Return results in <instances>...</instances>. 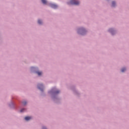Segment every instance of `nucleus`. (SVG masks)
Listing matches in <instances>:
<instances>
[{"instance_id": "20e7f679", "label": "nucleus", "mask_w": 129, "mask_h": 129, "mask_svg": "<svg viewBox=\"0 0 129 129\" xmlns=\"http://www.w3.org/2000/svg\"><path fill=\"white\" fill-rule=\"evenodd\" d=\"M25 120H30V119H32V117L31 116H26L25 117Z\"/></svg>"}, {"instance_id": "6e6552de", "label": "nucleus", "mask_w": 129, "mask_h": 129, "mask_svg": "<svg viewBox=\"0 0 129 129\" xmlns=\"http://www.w3.org/2000/svg\"><path fill=\"white\" fill-rule=\"evenodd\" d=\"M38 23L39 24V25H41V24H42V21L38 20Z\"/></svg>"}, {"instance_id": "39448f33", "label": "nucleus", "mask_w": 129, "mask_h": 129, "mask_svg": "<svg viewBox=\"0 0 129 129\" xmlns=\"http://www.w3.org/2000/svg\"><path fill=\"white\" fill-rule=\"evenodd\" d=\"M36 73L38 74L39 76H41V75H42V72H37Z\"/></svg>"}, {"instance_id": "f257e3e1", "label": "nucleus", "mask_w": 129, "mask_h": 129, "mask_svg": "<svg viewBox=\"0 0 129 129\" xmlns=\"http://www.w3.org/2000/svg\"><path fill=\"white\" fill-rule=\"evenodd\" d=\"M70 4L71 5H75L76 6H78V5L80 4V2L76 0H71Z\"/></svg>"}, {"instance_id": "f03ea898", "label": "nucleus", "mask_w": 129, "mask_h": 129, "mask_svg": "<svg viewBox=\"0 0 129 129\" xmlns=\"http://www.w3.org/2000/svg\"><path fill=\"white\" fill-rule=\"evenodd\" d=\"M50 6L53 9H57V8H58V6L57 5H55V4H50Z\"/></svg>"}, {"instance_id": "423d86ee", "label": "nucleus", "mask_w": 129, "mask_h": 129, "mask_svg": "<svg viewBox=\"0 0 129 129\" xmlns=\"http://www.w3.org/2000/svg\"><path fill=\"white\" fill-rule=\"evenodd\" d=\"M42 3H43L44 5H46L47 4V1L46 0H41Z\"/></svg>"}, {"instance_id": "9b49d317", "label": "nucleus", "mask_w": 129, "mask_h": 129, "mask_svg": "<svg viewBox=\"0 0 129 129\" xmlns=\"http://www.w3.org/2000/svg\"><path fill=\"white\" fill-rule=\"evenodd\" d=\"M59 92H60V91L58 90V91H57L56 92H55V93L56 94H57L59 93Z\"/></svg>"}, {"instance_id": "ddd939ff", "label": "nucleus", "mask_w": 129, "mask_h": 129, "mask_svg": "<svg viewBox=\"0 0 129 129\" xmlns=\"http://www.w3.org/2000/svg\"><path fill=\"white\" fill-rule=\"evenodd\" d=\"M111 31H112V29H110V31L111 32Z\"/></svg>"}, {"instance_id": "1a4fd4ad", "label": "nucleus", "mask_w": 129, "mask_h": 129, "mask_svg": "<svg viewBox=\"0 0 129 129\" xmlns=\"http://www.w3.org/2000/svg\"><path fill=\"white\" fill-rule=\"evenodd\" d=\"M26 110L25 108H23L20 110V112H24V111Z\"/></svg>"}, {"instance_id": "0eeeda50", "label": "nucleus", "mask_w": 129, "mask_h": 129, "mask_svg": "<svg viewBox=\"0 0 129 129\" xmlns=\"http://www.w3.org/2000/svg\"><path fill=\"white\" fill-rule=\"evenodd\" d=\"M112 7H115V2L114 1L112 2Z\"/></svg>"}, {"instance_id": "9d476101", "label": "nucleus", "mask_w": 129, "mask_h": 129, "mask_svg": "<svg viewBox=\"0 0 129 129\" xmlns=\"http://www.w3.org/2000/svg\"><path fill=\"white\" fill-rule=\"evenodd\" d=\"M125 70H126L125 69V68H123L121 69V72H124V71H125Z\"/></svg>"}, {"instance_id": "f8f14e48", "label": "nucleus", "mask_w": 129, "mask_h": 129, "mask_svg": "<svg viewBox=\"0 0 129 129\" xmlns=\"http://www.w3.org/2000/svg\"><path fill=\"white\" fill-rule=\"evenodd\" d=\"M23 104H24V105H26V104H27V102H23Z\"/></svg>"}, {"instance_id": "7ed1b4c3", "label": "nucleus", "mask_w": 129, "mask_h": 129, "mask_svg": "<svg viewBox=\"0 0 129 129\" xmlns=\"http://www.w3.org/2000/svg\"><path fill=\"white\" fill-rule=\"evenodd\" d=\"M43 86L42 84H38V89H40V90H41V91L43 90Z\"/></svg>"}]
</instances>
